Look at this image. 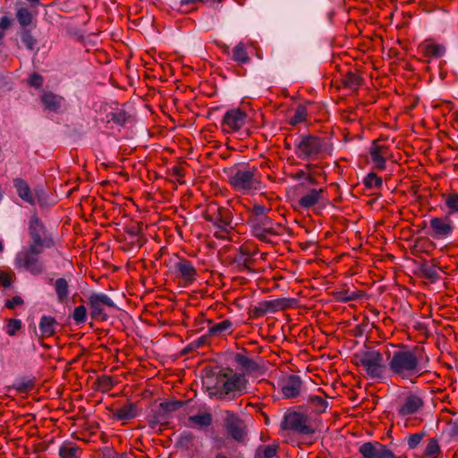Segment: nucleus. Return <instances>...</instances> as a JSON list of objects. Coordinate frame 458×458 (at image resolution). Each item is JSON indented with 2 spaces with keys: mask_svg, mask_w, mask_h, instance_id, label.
Listing matches in <instances>:
<instances>
[{
  "mask_svg": "<svg viewBox=\"0 0 458 458\" xmlns=\"http://www.w3.org/2000/svg\"><path fill=\"white\" fill-rule=\"evenodd\" d=\"M234 360L239 366L248 372L256 371L259 368V365L255 360L243 353H236L234 355Z\"/></svg>",
  "mask_w": 458,
  "mask_h": 458,
  "instance_id": "obj_35",
  "label": "nucleus"
},
{
  "mask_svg": "<svg viewBox=\"0 0 458 458\" xmlns=\"http://www.w3.org/2000/svg\"><path fill=\"white\" fill-rule=\"evenodd\" d=\"M425 436H426L425 432L411 434L407 439V444H408L409 449H411V450L415 449L420 444V442L422 441V439L424 438Z\"/></svg>",
  "mask_w": 458,
  "mask_h": 458,
  "instance_id": "obj_48",
  "label": "nucleus"
},
{
  "mask_svg": "<svg viewBox=\"0 0 458 458\" xmlns=\"http://www.w3.org/2000/svg\"><path fill=\"white\" fill-rule=\"evenodd\" d=\"M13 21L8 16H3L0 20V41L4 38V30H8Z\"/></svg>",
  "mask_w": 458,
  "mask_h": 458,
  "instance_id": "obj_55",
  "label": "nucleus"
},
{
  "mask_svg": "<svg viewBox=\"0 0 458 458\" xmlns=\"http://www.w3.org/2000/svg\"><path fill=\"white\" fill-rule=\"evenodd\" d=\"M327 150V141L312 134L301 135L295 144L294 153L301 160L317 161L322 159Z\"/></svg>",
  "mask_w": 458,
  "mask_h": 458,
  "instance_id": "obj_5",
  "label": "nucleus"
},
{
  "mask_svg": "<svg viewBox=\"0 0 458 458\" xmlns=\"http://www.w3.org/2000/svg\"><path fill=\"white\" fill-rule=\"evenodd\" d=\"M13 387L19 392V393H26L30 390H31L34 387V382L33 380H19L14 385Z\"/></svg>",
  "mask_w": 458,
  "mask_h": 458,
  "instance_id": "obj_50",
  "label": "nucleus"
},
{
  "mask_svg": "<svg viewBox=\"0 0 458 458\" xmlns=\"http://www.w3.org/2000/svg\"><path fill=\"white\" fill-rule=\"evenodd\" d=\"M14 274L4 270H0V284L4 288L11 286Z\"/></svg>",
  "mask_w": 458,
  "mask_h": 458,
  "instance_id": "obj_52",
  "label": "nucleus"
},
{
  "mask_svg": "<svg viewBox=\"0 0 458 458\" xmlns=\"http://www.w3.org/2000/svg\"><path fill=\"white\" fill-rule=\"evenodd\" d=\"M247 114L240 108L228 110L222 121V130L225 133H232L241 130L246 123Z\"/></svg>",
  "mask_w": 458,
  "mask_h": 458,
  "instance_id": "obj_13",
  "label": "nucleus"
},
{
  "mask_svg": "<svg viewBox=\"0 0 458 458\" xmlns=\"http://www.w3.org/2000/svg\"><path fill=\"white\" fill-rule=\"evenodd\" d=\"M447 433L451 438L458 439V420L447 422Z\"/></svg>",
  "mask_w": 458,
  "mask_h": 458,
  "instance_id": "obj_54",
  "label": "nucleus"
},
{
  "mask_svg": "<svg viewBox=\"0 0 458 458\" xmlns=\"http://www.w3.org/2000/svg\"><path fill=\"white\" fill-rule=\"evenodd\" d=\"M20 37L22 41V43L25 45V47L30 49L33 50L34 47L37 45V39L33 37V35L30 32V29H23L20 32Z\"/></svg>",
  "mask_w": 458,
  "mask_h": 458,
  "instance_id": "obj_45",
  "label": "nucleus"
},
{
  "mask_svg": "<svg viewBox=\"0 0 458 458\" xmlns=\"http://www.w3.org/2000/svg\"><path fill=\"white\" fill-rule=\"evenodd\" d=\"M55 290L59 302L64 303L69 296V284L66 279L58 278L55 280Z\"/></svg>",
  "mask_w": 458,
  "mask_h": 458,
  "instance_id": "obj_38",
  "label": "nucleus"
},
{
  "mask_svg": "<svg viewBox=\"0 0 458 458\" xmlns=\"http://www.w3.org/2000/svg\"><path fill=\"white\" fill-rule=\"evenodd\" d=\"M424 405L423 400L416 394H409L402 406L399 408V414L405 416L417 412Z\"/></svg>",
  "mask_w": 458,
  "mask_h": 458,
  "instance_id": "obj_24",
  "label": "nucleus"
},
{
  "mask_svg": "<svg viewBox=\"0 0 458 458\" xmlns=\"http://www.w3.org/2000/svg\"><path fill=\"white\" fill-rule=\"evenodd\" d=\"M306 407L315 414H322L327 411L328 403L323 396L310 395L307 399Z\"/></svg>",
  "mask_w": 458,
  "mask_h": 458,
  "instance_id": "obj_28",
  "label": "nucleus"
},
{
  "mask_svg": "<svg viewBox=\"0 0 458 458\" xmlns=\"http://www.w3.org/2000/svg\"><path fill=\"white\" fill-rule=\"evenodd\" d=\"M41 101L45 109L57 113L64 102V98L53 92H45L41 96Z\"/></svg>",
  "mask_w": 458,
  "mask_h": 458,
  "instance_id": "obj_26",
  "label": "nucleus"
},
{
  "mask_svg": "<svg viewBox=\"0 0 458 458\" xmlns=\"http://www.w3.org/2000/svg\"><path fill=\"white\" fill-rule=\"evenodd\" d=\"M15 17L21 27L23 29H29L30 26L35 27L33 23L34 17L31 12L26 7H18L16 10Z\"/></svg>",
  "mask_w": 458,
  "mask_h": 458,
  "instance_id": "obj_31",
  "label": "nucleus"
},
{
  "mask_svg": "<svg viewBox=\"0 0 458 458\" xmlns=\"http://www.w3.org/2000/svg\"><path fill=\"white\" fill-rule=\"evenodd\" d=\"M359 453L362 458H398L386 445L377 441L363 443Z\"/></svg>",
  "mask_w": 458,
  "mask_h": 458,
  "instance_id": "obj_15",
  "label": "nucleus"
},
{
  "mask_svg": "<svg viewBox=\"0 0 458 458\" xmlns=\"http://www.w3.org/2000/svg\"><path fill=\"white\" fill-rule=\"evenodd\" d=\"M39 331L41 338H48L55 334L58 322L54 317L42 316L39 321Z\"/></svg>",
  "mask_w": 458,
  "mask_h": 458,
  "instance_id": "obj_25",
  "label": "nucleus"
},
{
  "mask_svg": "<svg viewBox=\"0 0 458 458\" xmlns=\"http://www.w3.org/2000/svg\"><path fill=\"white\" fill-rule=\"evenodd\" d=\"M130 118L131 115L123 109H117L115 112H111L106 114L107 122L112 121L120 126L124 125Z\"/></svg>",
  "mask_w": 458,
  "mask_h": 458,
  "instance_id": "obj_40",
  "label": "nucleus"
},
{
  "mask_svg": "<svg viewBox=\"0 0 458 458\" xmlns=\"http://www.w3.org/2000/svg\"><path fill=\"white\" fill-rule=\"evenodd\" d=\"M280 428L284 431L305 436L312 435L316 431L308 415L291 409L284 413Z\"/></svg>",
  "mask_w": 458,
  "mask_h": 458,
  "instance_id": "obj_6",
  "label": "nucleus"
},
{
  "mask_svg": "<svg viewBox=\"0 0 458 458\" xmlns=\"http://www.w3.org/2000/svg\"><path fill=\"white\" fill-rule=\"evenodd\" d=\"M13 185L16 188L19 197L29 204L34 205L35 199L31 193L29 184L21 178L13 180Z\"/></svg>",
  "mask_w": 458,
  "mask_h": 458,
  "instance_id": "obj_29",
  "label": "nucleus"
},
{
  "mask_svg": "<svg viewBox=\"0 0 458 458\" xmlns=\"http://www.w3.org/2000/svg\"><path fill=\"white\" fill-rule=\"evenodd\" d=\"M357 297H358V295L355 293H352L351 294H348V295H347V293H345V295L341 297V300H343L344 301H348L356 300Z\"/></svg>",
  "mask_w": 458,
  "mask_h": 458,
  "instance_id": "obj_62",
  "label": "nucleus"
},
{
  "mask_svg": "<svg viewBox=\"0 0 458 458\" xmlns=\"http://www.w3.org/2000/svg\"><path fill=\"white\" fill-rule=\"evenodd\" d=\"M172 172H173V174L174 176H176L177 178H182L184 176V168L180 165H174L172 168Z\"/></svg>",
  "mask_w": 458,
  "mask_h": 458,
  "instance_id": "obj_59",
  "label": "nucleus"
},
{
  "mask_svg": "<svg viewBox=\"0 0 458 458\" xmlns=\"http://www.w3.org/2000/svg\"><path fill=\"white\" fill-rule=\"evenodd\" d=\"M225 379V369L218 372L208 371L203 378V386L210 397L223 399V383Z\"/></svg>",
  "mask_w": 458,
  "mask_h": 458,
  "instance_id": "obj_14",
  "label": "nucleus"
},
{
  "mask_svg": "<svg viewBox=\"0 0 458 458\" xmlns=\"http://www.w3.org/2000/svg\"><path fill=\"white\" fill-rule=\"evenodd\" d=\"M352 361L357 367L361 368L366 377L373 380L384 379L388 367L383 354L373 348H366L354 353Z\"/></svg>",
  "mask_w": 458,
  "mask_h": 458,
  "instance_id": "obj_3",
  "label": "nucleus"
},
{
  "mask_svg": "<svg viewBox=\"0 0 458 458\" xmlns=\"http://www.w3.org/2000/svg\"><path fill=\"white\" fill-rule=\"evenodd\" d=\"M308 111L305 106L298 105L294 110L293 115L289 120V124L295 126L307 120Z\"/></svg>",
  "mask_w": 458,
  "mask_h": 458,
  "instance_id": "obj_43",
  "label": "nucleus"
},
{
  "mask_svg": "<svg viewBox=\"0 0 458 458\" xmlns=\"http://www.w3.org/2000/svg\"><path fill=\"white\" fill-rule=\"evenodd\" d=\"M233 331V322L230 319H225L221 322L212 324L208 330L209 336H224L231 335Z\"/></svg>",
  "mask_w": 458,
  "mask_h": 458,
  "instance_id": "obj_27",
  "label": "nucleus"
},
{
  "mask_svg": "<svg viewBox=\"0 0 458 458\" xmlns=\"http://www.w3.org/2000/svg\"><path fill=\"white\" fill-rule=\"evenodd\" d=\"M308 174L304 170H299L293 178L295 180L306 179Z\"/></svg>",
  "mask_w": 458,
  "mask_h": 458,
  "instance_id": "obj_61",
  "label": "nucleus"
},
{
  "mask_svg": "<svg viewBox=\"0 0 458 458\" xmlns=\"http://www.w3.org/2000/svg\"><path fill=\"white\" fill-rule=\"evenodd\" d=\"M229 184L236 191L248 192L258 189V168L245 164L235 165L225 171Z\"/></svg>",
  "mask_w": 458,
  "mask_h": 458,
  "instance_id": "obj_4",
  "label": "nucleus"
},
{
  "mask_svg": "<svg viewBox=\"0 0 458 458\" xmlns=\"http://www.w3.org/2000/svg\"><path fill=\"white\" fill-rule=\"evenodd\" d=\"M193 438H194V437H193L192 433L184 432V433L181 434V436H180V442L190 444L193 441Z\"/></svg>",
  "mask_w": 458,
  "mask_h": 458,
  "instance_id": "obj_58",
  "label": "nucleus"
},
{
  "mask_svg": "<svg viewBox=\"0 0 458 458\" xmlns=\"http://www.w3.org/2000/svg\"><path fill=\"white\" fill-rule=\"evenodd\" d=\"M445 203L452 212H458V193L452 192L446 195Z\"/></svg>",
  "mask_w": 458,
  "mask_h": 458,
  "instance_id": "obj_49",
  "label": "nucleus"
},
{
  "mask_svg": "<svg viewBox=\"0 0 458 458\" xmlns=\"http://www.w3.org/2000/svg\"><path fill=\"white\" fill-rule=\"evenodd\" d=\"M43 251L31 248H23L15 257V266L19 269H25L32 276H39L45 271V265L39 255Z\"/></svg>",
  "mask_w": 458,
  "mask_h": 458,
  "instance_id": "obj_8",
  "label": "nucleus"
},
{
  "mask_svg": "<svg viewBox=\"0 0 458 458\" xmlns=\"http://www.w3.org/2000/svg\"><path fill=\"white\" fill-rule=\"evenodd\" d=\"M387 366L393 376L403 380L420 377L426 368L422 349L401 344L399 349L389 356Z\"/></svg>",
  "mask_w": 458,
  "mask_h": 458,
  "instance_id": "obj_1",
  "label": "nucleus"
},
{
  "mask_svg": "<svg viewBox=\"0 0 458 458\" xmlns=\"http://www.w3.org/2000/svg\"><path fill=\"white\" fill-rule=\"evenodd\" d=\"M208 336H209V335H202V336L199 337L197 340H195L192 343V344L196 348L205 345L208 343Z\"/></svg>",
  "mask_w": 458,
  "mask_h": 458,
  "instance_id": "obj_60",
  "label": "nucleus"
},
{
  "mask_svg": "<svg viewBox=\"0 0 458 458\" xmlns=\"http://www.w3.org/2000/svg\"><path fill=\"white\" fill-rule=\"evenodd\" d=\"M43 83V77L37 72L32 73L28 79V85L35 89H41Z\"/></svg>",
  "mask_w": 458,
  "mask_h": 458,
  "instance_id": "obj_51",
  "label": "nucleus"
},
{
  "mask_svg": "<svg viewBox=\"0 0 458 458\" xmlns=\"http://www.w3.org/2000/svg\"><path fill=\"white\" fill-rule=\"evenodd\" d=\"M88 304L90 309V316L93 319H100L102 321L107 319L105 313L106 308H114L115 305L112 299L105 293H93L89 296Z\"/></svg>",
  "mask_w": 458,
  "mask_h": 458,
  "instance_id": "obj_12",
  "label": "nucleus"
},
{
  "mask_svg": "<svg viewBox=\"0 0 458 458\" xmlns=\"http://www.w3.org/2000/svg\"><path fill=\"white\" fill-rule=\"evenodd\" d=\"M324 188L309 189L298 200V205L303 209L314 208L324 200Z\"/></svg>",
  "mask_w": 458,
  "mask_h": 458,
  "instance_id": "obj_21",
  "label": "nucleus"
},
{
  "mask_svg": "<svg viewBox=\"0 0 458 458\" xmlns=\"http://www.w3.org/2000/svg\"><path fill=\"white\" fill-rule=\"evenodd\" d=\"M215 458H228V457L223 453H217L216 454Z\"/></svg>",
  "mask_w": 458,
  "mask_h": 458,
  "instance_id": "obj_64",
  "label": "nucleus"
},
{
  "mask_svg": "<svg viewBox=\"0 0 458 458\" xmlns=\"http://www.w3.org/2000/svg\"><path fill=\"white\" fill-rule=\"evenodd\" d=\"M189 421L198 426L199 428H206L212 425L213 416L210 412L205 411L189 417Z\"/></svg>",
  "mask_w": 458,
  "mask_h": 458,
  "instance_id": "obj_34",
  "label": "nucleus"
},
{
  "mask_svg": "<svg viewBox=\"0 0 458 458\" xmlns=\"http://www.w3.org/2000/svg\"><path fill=\"white\" fill-rule=\"evenodd\" d=\"M116 383L117 380L114 377L107 375L98 377L94 382V384L97 386V389L102 393H107L110 390H112Z\"/></svg>",
  "mask_w": 458,
  "mask_h": 458,
  "instance_id": "obj_36",
  "label": "nucleus"
},
{
  "mask_svg": "<svg viewBox=\"0 0 458 458\" xmlns=\"http://www.w3.org/2000/svg\"><path fill=\"white\" fill-rule=\"evenodd\" d=\"M247 379L243 374L236 373L232 369H225V379L223 383V399L229 395L233 397L242 394L247 387Z\"/></svg>",
  "mask_w": 458,
  "mask_h": 458,
  "instance_id": "obj_10",
  "label": "nucleus"
},
{
  "mask_svg": "<svg viewBox=\"0 0 458 458\" xmlns=\"http://www.w3.org/2000/svg\"><path fill=\"white\" fill-rule=\"evenodd\" d=\"M72 319L77 325L83 324L87 320V309L83 305L77 306L72 315Z\"/></svg>",
  "mask_w": 458,
  "mask_h": 458,
  "instance_id": "obj_46",
  "label": "nucleus"
},
{
  "mask_svg": "<svg viewBox=\"0 0 458 458\" xmlns=\"http://www.w3.org/2000/svg\"><path fill=\"white\" fill-rule=\"evenodd\" d=\"M286 299H275L259 302L251 310L252 318H260L268 312L283 310L288 307Z\"/></svg>",
  "mask_w": 458,
  "mask_h": 458,
  "instance_id": "obj_18",
  "label": "nucleus"
},
{
  "mask_svg": "<svg viewBox=\"0 0 458 458\" xmlns=\"http://www.w3.org/2000/svg\"><path fill=\"white\" fill-rule=\"evenodd\" d=\"M186 404L185 401H174L161 403V407L166 411H174Z\"/></svg>",
  "mask_w": 458,
  "mask_h": 458,
  "instance_id": "obj_53",
  "label": "nucleus"
},
{
  "mask_svg": "<svg viewBox=\"0 0 458 458\" xmlns=\"http://www.w3.org/2000/svg\"><path fill=\"white\" fill-rule=\"evenodd\" d=\"M420 51L423 56L427 58L428 63L431 59H438L445 54V47L442 44H437L426 40L423 44L420 45Z\"/></svg>",
  "mask_w": 458,
  "mask_h": 458,
  "instance_id": "obj_23",
  "label": "nucleus"
},
{
  "mask_svg": "<svg viewBox=\"0 0 458 458\" xmlns=\"http://www.w3.org/2000/svg\"><path fill=\"white\" fill-rule=\"evenodd\" d=\"M23 302L24 301H23L22 298L19 295H16V296H13L10 300H6L4 306L9 310H13L16 306H21L23 304Z\"/></svg>",
  "mask_w": 458,
  "mask_h": 458,
  "instance_id": "obj_56",
  "label": "nucleus"
},
{
  "mask_svg": "<svg viewBox=\"0 0 458 458\" xmlns=\"http://www.w3.org/2000/svg\"><path fill=\"white\" fill-rule=\"evenodd\" d=\"M224 425L228 436L234 441L242 443L245 440L248 430L244 421L234 412L225 411Z\"/></svg>",
  "mask_w": 458,
  "mask_h": 458,
  "instance_id": "obj_11",
  "label": "nucleus"
},
{
  "mask_svg": "<svg viewBox=\"0 0 458 458\" xmlns=\"http://www.w3.org/2000/svg\"><path fill=\"white\" fill-rule=\"evenodd\" d=\"M60 458H80L81 451L80 447L72 442H64L59 448Z\"/></svg>",
  "mask_w": 458,
  "mask_h": 458,
  "instance_id": "obj_32",
  "label": "nucleus"
},
{
  "mask_svg": "<svg viewBox=\"0 0 458 458\" xmlns=\"http://www.w3.org/2000/svg\"><path fill=\"white\" fill-rule=\"evenodd\" d=\"M222 0H181V5H189L196 3L206 4L208 2L220 3Z\"/></svg>",
  "mask_w": 458,
  "mask_h": 458,
  "instance_id": "obj_57",
  "label": "nucleus"
},
{
  "mask_svg": "<svg viewBox=\"0 0 458 458\" xmlns=\"http://www.w3.org/2000/svg\"><path fill=\"white\" fill-rule=\"evenodd\" d=\"M271 208L260 204L248 210V223L250 225L253 235L264 242H272L273 237L281 234L283 226L275 223L267 215Z\"/></svg>",
  "mask_w": 458,
  "mask_h": 458,
  "instance_id": "obj_2",
  "label": "nucleus"
},
{
  "mask_svg": "<svg viewBox=\"0 0 458 458\" xmlns=\"http://www.w3.org/2000/svg\"><path fill=\"white\" fill-rule=\"evenodd\" d=\"M366 189H379L382 186V179L377 174L369 173L362 181Z\"/></svg>",
  "mask_w": 458,
  "mask_h": 458,
  "instance_id": "obj_44",
  "label": "nucleus"
},
{
  "mask_svg": "<svg viewBox=\"0 0 458 458\" xmlns=\"http://www.w3.org/2000/svg\"><path fill=\"white\" fill-rule=\"evenodd\" d=\"M30 242L28 248L44 251V249H50L55 246L53 236L47 230L43 222L33 216L29 223Z\"/></svg>",
  "mask_w": 458,
  "mask_h": 458,
  "instance_id": "obj_7",
  "label": "nucleus"
},
{
  "mask_svg": "<svg viewBox=\"0 0 458 458\" xmlns=\"http://www.w3.org/2000/svg\"><path fill=\"white\" fill-rule=\"evenodd\" d=\"M138 415V410L135 403H126L114 411V417L120 420H128Z\"/></svg>",
  "mask_w": 458,
  "mask_h": 458,
  "instance_id": "obj_30",
  "label": "nucleus"
},
{
  "mask_svg": "<svg viewBox=\"0 0 458 458\" xmlns=\"http://www.w3.org/2000/svg\"><path fill=\"white\" fill-rule=\"evenodd\" d=\"M302 381L297 375H290L282 380L281 391L284 397L291 399L300 395Z\"/></svg>",
  "mask_w": 458,
  "mask_h": 458,
  "instance_id": "obj_22",
  "label": "nucleus"
},
{
  "mask_svg": "<svg viewBox=\"0 0 458 458\" xmlns=\"http://www.w3.org/2000/svg\"><path fill=\"white\" fill-rule=\"evenodd\" d=\"M257 248L252 245L243 244L240 247L234 261L237 263V266L241 271H252L251 267L255 263L253 257L257 254Z\"/></svg>",
  "mask_w": 458,
  "mask_h": 458,
  "instance_id": "obj_19",
  "label": "nucleus"
},
{
  "mask_svg": "<svg viewBox=\"0 0 458 458\" xmlns=\"http://www.w3.org/2000/svg\"><path fill=\"white\" fill-rule=\"evenodd\" d=\"M389 148L386 145L378 144V140H374L369 148V155L374 167L377 170H384L386 165V156Z\"/></svg>",
  "mask_w": 458,
  "mask_h": 458,
  "instance_id": "obj_20",
  "label": "nucleus"
},
{
  "mask_svg": "<svg viewBox=\"0 0 458 458\" xmlns=\"http://www.w3.org/2000/svg\"><path fill=\"white\" fill-rule=\"evenodd\" d=\"M420 270L424 277L430 280L432 283L439 279L438 267L436 259L422 263Z\"/></svg>",
  "mask_w": 458,
  "mask_h": 458,
  "instance_id": "obj_33",
  "label": "nucleus"
},
{
  "mask_svg": "<svg viewBox=\"0 0 458 458\" xmlns=\"http://www.w3.org/2000/svg\"><path fill=\"white\" fill-rule=\"evenodd\" d=\"M232 58L239 64H244L250 62V58L243 43L240 42L233 48Z\"/></svg>",
  "mask_w": 458,
  "mask_h": 458,
  "instance_id": "obj_37",
  "label": "nucleus"
},
{
  "mask_svg": "<svg viewBox=\"0 0 458 458\" xmlns=\"http://www.w3.org/2000/svg\"><path fill=\"white\" fill-rule=\"evenodd\" d=\"M174 269L176 278L182 280L185 284H191L197 279V269L192 262L187 259L178 258L174 265Z\"/></svg>",
  "mask_w": 458,
  "mask_h": 458,
  "instance_id": "obj_16",
  "label": "nucleus"
},
{
  "mask_svg": "<svg viewBox=\"0 0 458 458\" xmlns=\"http://www.w3.org/2000/svg\"><path fill=\"white\" fill-rule=\"evenodd\" d=\"M22 323L17 318H9L6 320V334L9 336H14L21 329Z\"/></svg>",
  "mask_w": 458,
  "mask_h": 458,
  "instance_id": "obj_47",
  "label": "nucleus"
},
{
  "mask_svg": "<svg viewBox=\"0 0 458 458\" xmlns=\"http://www.w3.org/2000/svg\"><path fill=\"white\" fill-rule=\"evenodd\" d=\"M429 225L432 230L430 235L436 240L449 237L454 228L453 221L448 216L433 217L429 221Z\"/></svg>",
  "mask_w": 458,
  "mask_h": 458,
  "instance_id": "obj_17",
  "label": "nucleus"
},
{
  "mask_svg": "<svg viewBox=\"0 0 458 458\" xmlns=\"http://www.w3.org/2000/svg\"><path fill=\"white\" fill-rule=\"evenodd\" d=\"M310 184L315 185L317 184V180L314 178V176L310 174H308L305 179Z\"/></svg>",
  "mask_w": 458,
  "mask_h": 458,
  "instance_id": "obj_63",
  "label": "nucleus"
},
{
  "mask_svg": "<svg viewBox=\"0 0 458 458\" xmlns=\"http://www.w3.org/2000/svg\"><path fill=\"white\" fill-rule=\"evenodd\" d=\"M441 454V448L437 438L432 437L428 440L427 445L423 452L424 458H437Z\"/></svg>",
  "mask_w": 458,
  "mask_h": 458,
  "instance_id": "obj_39",
  "label": "nucleus"
},
{
  "mask_svg": "<svg viewBox=\"0 0 458 458\" xmlns=\"http://www.w3.org/2000/svg\"><path fill=\"white\" fill-rule=\"evenodd\" d=\"M278 445H259L256 450V458H273L277 454Z\"/></svg>",
  "mask_w": 458,
  "mask_h": 458,
  "instance_id": "obj_42",
  "label": "nucleus"
},
{
  "mask_svg": "<svg viewBox=\"0 0 458 458\" xmlns=\"http://www.w3.org/2000/svg\"><path fill=\"white\" fill-rule=\"evenodd\" d=\"M343 83L346 88L357 89L362 83L361 77L353 72H348L343 78Z\"/></svg>",
  "mask_w": 458,
  "mask_h": 458,
  "instance_id": "obj_41",
  "label": "nucleus"
},
{
  "mask_svg": "<svg viewBox=\"0 0 458 458\" xmlns=\"http://www.w3.org/2000/svg\"><path fill=\"white\" fill-rule=\"evenodd\" d=\"M204 218L211 222L223 232L233 229V216L229 208L219 206L216 202H209L204 211Z\"/></svg>",
  "mask_w": 458,
  "mask_h": 458,
  "instance_id": "obj_9",
  "label": "nucleus"
}]
</instances>
